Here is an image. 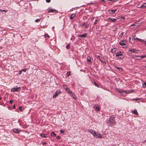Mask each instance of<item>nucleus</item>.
<instances>
[{"instance_id": "obj_1", "label": "nucleus", "mask_w": 146, "mask_h": 146, "mask_svg": "<svg viewBox=\"0 0 146 146\" xmlns=\"http://www.w3.org/2000/svg\"><path fill=\"white\" fill-rule=\"evenodd\" d=\"M107 125L108 126H111L114 124L115 121L113 117L110 118L107 122Z\"/></svg>"}, {"instance_id": "obj_2", "label": "nucleus", "mask_w": 146, "mask_h": 146, "mask_svg": "<svg viewBox=\"0 0 146 146\" xmlns=\"http://www.w3.org/2000/svg\"><path fill=\"white\" fill-rule=\"evenodd\" d=\"M127 42L125 40H123L119 42V44L122 46L123 48H127V47L126 44Z\"/></svg>"}, {"instance_id": "obj_3", "label": "nucleus", "mask_w": 146, "mask_h": 146, "mask_svg": "<svg viewBox=\"0 0 146 146\" xmlns=\"http://www.w3.org/2000/svg\"><path fill=\"white\" fill-rule=\"evenodd\" d=\"M128 50L129 51L132 52L134 53H138L139 52V51L138 50L133 48H129Z\"/></svg>"}, {"instance_id": "obj_4", "label": "nucleus", "mask_w": 146, "mask_h": 146, "mask_svg": "<svg viewBox=\"0 0 146 146\" xmlns=\"http://www.w3.org/2000/svg\"><path fill=\"white\" fill-rule=\"evenodd\" d=\"M116 56L120 58H121L123 57V55L121 53V52L117 53Z\"/></svg>"}, {"instance_id": "obj_5", "label": "nucleus", "mask_w": 146, "mask_h": 146, "mask_svg": "<svg viewBox=\"0 0 146 146\" xmlns=\"http://www.w3.org/2000/svg\"><path fill=\"white\" fill-rule=\"evenodd\" d=\"M20 87H17V88H13L11 89V90L12 92H18L20 91L19 90L20 89Z\"/></svg>"}, {"instance_id": "obj_6", "label": "nucleus", "mask_w": 146, "mask_h": 146, "mask_svg": "<svg viewBox=\"0 0 146 146\" xmlns=\"http://www.w3.org/2000/svg\"><path fill=\"white\" fill-rule=\"evenodd\" d=\"M88 34L86 33H83V34L81 35H78L77 36L78 37H80L82 38H86L87 37Z\"/></svg>"}, {"instance_id": "obj_7", "label": "nucleus", "mask_w": 146, "mask_h": 146, "mask_svg": "<svg viewBox=\"0 0 146 146\" xmlns=\"http://www.w3.org/2000/svg\"><path fill=\"white\" fill-rule=\"evenodd\" d=\"M61 93V91L60 90H58L53 95V98H55L58 95Z\"/></svg>"}, {"instance_id": "obj_8", "label": "nucleus", "mask_w": 146, "mask_h": 146, "mask_svg": "<svg viewBox=\"0 0 146 146\" xmlns=\"http://www.w3.org/2000/svg\"><path fill=\"white\" fill-rule=\"evenodd\" d=\"M94 136L95 137L97 138H102V137L100 134L96 133V132L95 134L94 135Z\"/></svg>"}, {"instance_id": "obj_9", "label": "nucleus", "mask_w": 146, "mask_h": 146, "mask_svg": "<svg viewBox=\"0 0 146 146\" xmlns=\"http://www.w3.org/2000/svg\"><path fill=\"white\" fill-rule=\"evenodd\" d=\"M107 20L108 21L112 22H115L117 21V19H112L111 18H108Z\"/></svg>"}, {"instance_id": "obj_10", "label": "nucleus", "mask_w": 146, "mask_h": 146, "mask_svg": "<svg viewBox=\"0 0 146 146\" xmlns=\"http://www.w3.org/2000/svg\"><path fill=\"white\" fill-rule=\"evenodd\" d=\"M88 132L90 133L94 136L96 132L92 129H89L88 130Z\"/></svg>"}, {"instance_id": "obj_11", "label": "nucleus", "mask_w": 146, "mask_h": 146, "mask_svg": "<svg viewBox=\"0 0 146 146\" xmlns=\"http://www.w3.org/2000/svg\"><path fill=\"white\" fill-rule=\"evenodd\" d=\"M12 131L14 133H19L20 131V130H19L18 129L15 128L13 129L12 130Z\"/></svg>"}, {"instance_id": "obj_12", "label": "nucleus", "mask_w": 146, "mask_h": 146, "mask_svg": "<svg viewBox=\"0 0 146 146\" xmlns=\"http://www.w3.org/2000/svg\"><path fill=\"white\" fill-rule=\"evenodd\" d=\"M127 91L122 90V92L121 94V95L123 96H125L127 95Z\"/></svg>"}, {"instance_id": "obj_13", "label": "nucleus", "mask_w": 146, "mask_h": 146, "mask_svg": "<svg viewBox=\"0 0 146 146\" xmlns=\"http://www.w3.org/2000/svg\"><path fill=\"white\" fill-rule=\"evenodd\" d=\"M131 112L133 113L134 114L136 115H138V113L136 109H135L134 110H132Z\"/></svg>"}, {"instance_id": "obj_14", "label": "nucleus", "mask_w": 146, "mask_h": 146, "mask_svg": "<svg viewBox=\"0 0 146 146\" xmlns=\"http://www.w3.org/2000/svg\"><path fill=\"white\" fill-rule=\"evenodd\" d=\"M109 13L110 14H111L112 13H114L116 11H117V10H108Z\"/></svg>"}, {"instance_id": "obj_15", "label": "nucleus", "mask_w": 146, "mask_h": 146, "mask_svg": "<svg viewBox=\"0 0 146 146\" xmlns=\"http://www.w3.org/2000/svg\"><path fill=\"white\" fill-rule=\"evenodd\" d=\"M138 57L140 58L138 60H141L144 58H146V54L143 55V56H139Z\"/></svg>"}, {"instance_id": "obj_16", "label": "nucleus", "mask_w": 146, "mask_h": 146, "mask_svg": "<svg viewBox=\"0 0 146 146\" xmlns=\"http://www.w3.org/2000/svg\"><path fill=\"white\" fill-rule=\"evenodd\" d=\"M94 108L98 111H99L100 110V109L99 108V106H98V105L95 106H94Z\"/></svg>"}, {"instance_id": "obj_17", "label": "nucleus", "mask_w": 146, "mask_h": 146, "mask_svg": "<svg viewBox=\"0 0 146 146\" xmlns=\"http://www.w3.org/2000/svg\"><path fill=\"white\" fill-rule=\"evenodd\" d=\"M116 90L119 93H120V94L122 92V90L120 88H116Z\"/></svg>"}, {"instance_id": "obj_18", "label": "nucleus", "mask_w": 146, "mask_h": 146, "mask_svg": "<svg viewBox=\"0 0 146 146\" xmlns=\"http://www.w3.org/2000/svg\"><path fill=\"white\" fill-rule=\"evenodd\" d=\"M110 51L113 53H115L116 51V49L115 48H113L111 49Z\"/></svg>"}, {"instance_id": "obj_19", "label": "nucleus", "mask_w": 146, "mask_h": 146, "mask_svg": "<svg viewBox=\"0 0 146 146\" xmlns=\"http://www.w3.org/2000/svg\"><path fill=\"white\" fill-rule=\"evenodd\" d=\"M70 96H72V97L74 98V99H76V96L72 92V93L70 94Z\"/></svg>"}, {"instance_id": "obj_20", "label": "nucleus", "mask_w": 146, "mask_h": 146, "mask_svg": "<svg viewBox=\"0 0 146 146\" xmlns=\"http://www.w3.org/2000/svg\"><path fill=\"white\" fill-rule=\"evenodd\" d=\"M141 8H145L146 7V3H144L141 5Z\"/></svg>"}, {"instance_id": "obj_21", "label": "nucleus", "mask_w": 146, "mask_h": 146, "mask_svg": "<svg viewBox=\"0 0 146 146\" xmlns=\"http://www.w3.org/2000/svg\"><path fill=\"white\" fill-rule=\"evenodd\" d=\"M75 16V15L74 14H71L70 16V19H73L74 17Z\"/></svg>"}, {"instance_id": "obj_22", "label": "nucleus", "mask_w": 146, "mask_h": 146, "mask_svg": "<svg viewBox=\"0 0 146 146\" xmlns=\"http://www.w3.org/2000/svg\"><path fill=\"white\" fill-rule=\"evenodd\" d=\"M54 12H56V10L53 9H50L48 11L49 13Z\"/></svg>"}, {"instance_id": "obj_23", "label": "nucleus", "mask_w": 146, "mask_h": 146, "mask_svg": "<svg viewBox=\"0 0 146 146\" xmlns=\"http://www.w3.org/2000/svg\"><path fill=\"white\" fill-rule=\"evenodd\" d=\"M66 90L68 92L69 94L72 93V92L68 88Z\"/></svg>"}, {"instance_id": "obj_24", "label": "nucleus", "mask_w": 146, "mask_h": 146, "mask_svg": "<svg viewBox=\"0 0 146 146\" xmlns=\"http://www.w3.org/2000/svg\"><path fill=\"white\" fill-rule=\"evenodd\" d=\"M50 135L53 137H55L56 135V134L54 132H52L51 133Z\"/></svg>"}, {"instance_id": "obj_25", "label": "nucleus", "mask_w": 146, "mask_h": 146, "mask_svg": "<svg viewBox=\"0 0 146 146\" xmlns=\"http://www.w3.org/2000/svg\"><path fill=\"white\" fill-rule=\"evenodd\" d=\"M40 135L42 137H43V138H45V137H46V135H45V134H44V133H42V134H41Z\"/></svg>"}, {"instance_id": "obj_26", "label": "nucleus", "mask_w": 146, "mask_h": 146, "mask_svg": "<svg viewBox=\"0 0 146 146\" xmlns=\"http://www.w3.org/2000/svg\"><path fill=\"white\" fill-rule=\"evenodd\" d=\"M64 88L66 89V90H67L68 88V87L65 84H64L63 85Z\"/></svg>"}, {"instance_id": "obj_27", "label": "nucleus", "mask_w": 146, "mask_h": 146, "mask_svg": "<svg viewBox=\"0 0 146 146\" xmlns=\"http://www.w3.org/2000/svg\"><path fill=\"white\" fill-rule=\"evenodd\" d=\"M100 60L102 62H106L104 61L105 60L104 58H103L101 57V58H100Z\"/></svg>"}, {"instance_id": "obj_28", "label": "nucleus", "mask_w": 146, "mask_h": 146, "mask_svg": "<svg viewBox=\"0 0 146 146\" xmlns=\"http://www.w3.org/2000/svg\"><path fill=\"white\" fill-rule=\"evenodd\" d=\"M87 60L89 62H91V58L90 56H88L87 58Z\"/></svg>"}, {"instance_id": "obj_29", "label": "nucleus", "mask_w": 146, "mask_h": 146, "mask_svg": "<svg viewBox=\"0 0 146 146\" xmlns=\"http://www.w3.org/2000/svg\"><path fill=\"white\" fill-rule=\"evenodd\" d=\"M133 39H131V38L130 37L129 38V41L130 43H133Z\"/></svg>"}, {"instance_id": "obj_30", "label": "nucleus", "mask_w": 146, "mask_h": 146, "mask_svg": "<svg viewBox=\"0 0 146 146\" xmlns=\"http://www.w3.org/2000/svg\"><path fill=\"white\" fill-rule=\"evenodd\" d=\"M40 19H36L35 21V22L36 23H37L39 22L40 21Z\"/></svg>"}, {"instance_id": "obj_31", "label": "nucleus", "mask_w": 146, "mask_h": 146, "mask_svg": "<svg viewBox=\"0 0 146 146\" xmlns=\"http://www.w3.org/2000/svg\"><path fill=\"white\" fill-rule=\"evenodd\" d=\"M134 90H128V93H132V92H134Z\"/></svg>"}, {"instance_id": "obj_32", "label": "nucleus", "mask_w": 146, "mask_h": 146, "mask_svg": "<svg viewBox=\"0 0 146 146\" xmlns=\"http://www.w3.org/2000/svg\"><path fill=\"white\" fill-rule=\"evenodd\" d=\"M44 37H50V36L47 34H45L44 35Z\"/></svg>"}, {"instance_id": "obj_33", "label": "nucleus", "mask_w": 146, "mask_h": 146, "mask_svg": "<svg viewBox=\"0 0 146 146\" xmlns=\"http://www.w3.org/2000/svg\"><path fill=\"white\" fill-rule=\"evenodd\" d=\"M116 68L118 69L120 71H122V69L120 67H116Z\"/></svg>"}, {"instance_id": "obj_34", "label": "nucleus", "mask_w": 146, "mask_h": 146, "mask_svg": "<svg viewBox=\"0 0 146 146\" xmlns=\"http://www.w3.org/2000/svg\"><path fill=\"white\" fill-rule=\"evenodd\" d=\"M94 84L96 86L98 87H99V86L95 82H94Z\"/></svg>"}, {"instance_id": "obj_35", "label": "nucleus", "mask_w": 146, "mask_h": 146, "mask_svg": "<svg viewBox=\"0 0 146 146\" xmlns=\"http://www.w3.org/2000/svg\"><path fill=\"white\" fill-rule=\"evenodd\" d=\"M140 99H141V98H136L133 99V100H135V101H137L138 100H139Z\"/></svg>"}, {"instance_id": "obj_36", "label": "nucleus", "mask_w": 146, "mask_h": 146, "mask_svg": "<svg viewBox=\"0 0 146 146\" xmlns=\"http://www.w3.org/2000/svg\"><path fill=\"white\" fill-rule=\"evenodd\" d=\"M86 23H83L82 24V25H81V26L82 27H83L84 26H86Z\"/></svg>"}, {"instance_id": "obj_37", "label": "nucleus", "mask_w": 146, "mask_h": 146, "mask_svg": "<svg viewBox=\"0 0 146 146\" xmlns=\"http://www.w3.org/2000/svg\"><path fill=\"white\" fill-rule=\"evenodd\" d=\"M19 109L21 111H22L23 110L21 106H20L19 107Z\"/></svg>"}, {"instance_id": "obj_38", "label": "nucleus", "mask_w": 146, "mask_h": 146, "mask_svg": "<svg viewBox=\"0 0 146 146\" xmlns=\"http://www.w3.org/2000/svg\"><path fill=\"white\" fill-rule=\"evenodd\" d=\"M98 20L97 19H96L95 20V22L94 23V25H95L97 23V22H98Z\"/></svg>"}, {"instance_id": "obj_39", "label": "nucleus", "mask_w": 146, "mask_h": 146, "mask_svg": "<svg viewBox=\"0 0 146 146\" xmlns=\"http://www.w3.org/2000/svg\"><path fill=\"white\" fill-rule=\"evenodd\" d=\"M138 40L140 42H141L142 41H143V42L144 41L142 39H140V38H139V39H138Z\"/></svg>"}, {"instance_id": "obj_40", "label": "nucleus", "mask_w": 146, "mask_h": 146, "mask_svg": "<svg viewBox=\"0 0 146 146\" xmlns=\"http://www.w3.org/2000/svg\"><path fill=\"white\" fill-rule=\"evenodd\" d=\"M70 46L69 44H68V45H67L66 46V48L67 49H69L70 48Z\"/></svg>"}, {"instance_id": "obj_41", "label": "nucleus", "mask_w": 146, "mask_h": 146, "mask_svg": "<svg viewBox=\"0 0 146 146\" xmlns=\"http://www.w3.org/2000/svg\"><path fill=\"white\" fill-rule=\"evenodd\" d=\"M60 132L61 133H64V130H60Z\"/></svg>"}, {"instance_id": "obj_42", "label": "nucleus", "mask_w": 146, "mask_h": 146, "mask_svg": "<svg viewBox=\"0 0 146 146\" xmlns=\"http://www.w3.org/2000/svg\"><path fill=\"white\" fill-rule=\"evenodd\" d=\"M135 25L134 24H130L129 25V27H132V26H135Z\"/></svg>"}, {"instance_id": "obj_43", "label": "nucleus", "mask_w": 146, "mask_h": 146, "mask_svg": "<svg viewBox=\"0 0 146 146\" xmlns=\"http://www.w3.org/2000/svg\"><path fill=\"white\" fill-rule=\"evenodd\" d=\"M143 87H145L146 86V83H144L143 84Z\"/></svg>"}, {"instance_id": "obj_44", "label": "nucleus", "mask_w": 146, "mask_h": 146, "mask_svg": "<svg viewBox=\"0 0 146 146\" xmlns=\"http://www.w3.org/2000/svg\"><path fill=\"white\" fill-rule=\"evenodd\" d=\"M70 74V72H67V75L68 76H69Z\"/></svg>"}, {"instance_id": "obj_45", "label": "nucleus", "mask_w": 146, "mask_h": 146, "mask_svg": "<svg viewBox=\"0 0 146 146\" xmlns=\"http://www.w3.org/2000/svg\"><path fill=\"white\" fill-rule=\"evenodd\" d=\"M27 70V68H25L22 71H24V72H26Z\"/></svg>"}, {"instance_id": "obj_46", "label": "nucleus", "mask_w": 146, "mask_h": 146, "mask_svg": "<svg viewBox=\"0 0 146 146\" xmlns=\"http://www.w3.org/2000/svg\"><path fill=\"white\" fill-rule=\"evenodd\" d=\"M10 103L11 104H12L13 103V101L12 100H10L9 101Z\"/></svg>"}, {"instance_id": "obj_47", "label": "nucleus", "mask_w": 146, "mask_h": 146, "mask_svg": "<svg viewBox=\"0 0 146 146\" xmlns=\"http://www.w3.org/2000/svg\"><path fill=\"white\" fill-rule=\"evenodd\" d=\"M56 138H57L58 139H60V137L59 136H57L56 137Z\"/></svg>"}, {"instance_id": "obj_48", "label": "nucleus", "mask_w": 146, "mask_h": 146, "mask_svg": "<svg viewBox=\"0 0 146 146\" xmlns=\"http://www.w3.org/2000/svg\"><path fill=\"white\" fill-rule=\"evenodd\" d=\"M46 1L47 3H49L50 1V0H46Z\"/></svg>"}, {"instance_id": "obj_49", "label": "nucleus", "mask_w": 146, "mask_h": 146, "mask_svg": "<svg viewBox=\"0 0 146 146\" xmlns=\"http://www.w3.org/2000/svg\"><path fill=\"white\" fill-rule=\"evenodd\" d=\"M89 24H88L86 25L85 28L88 27H89Z\"/></svg>"}, {"instance_id": "obj_50", "label": "nucleus", "mask_w": 146, "mask_h": 146, "mask_svg": "<svg viewBox=\"0 0 146 146\" xmlns=\"http://www.w3.org/2000/svg\"><path fill=\"white\" fill-rule=\"evenodd\" d=\"M22 71V70H20L19 72V74H21Z\"/></svg>"}, {"instance_id": "obj_51", "label": "nucleus", "mask_w": 146, "mask_h": 146, "mask_svg": "<svg viewBox=\"0 0 146 146\" xmlns=\"http://www.w3.org/2000/svg\"><path fill=\"white\" fill-rule=\"evenodd\" d=\"M2 11L3 12H5V13H6L7 12V11H6L5 10H2Z\"/></svg>"}, {"instance_id": "obj_52", "label": "nucleus", "mask_w": 146, "mask_h": 146, "mask_svg": "<svg viewBox=\"0 0 146 146\" xmlns=\"http://www.w3.org/2000/svg\"><path fill=\"white\" fill-rule=\"evenodd\" d=\"M134 39L135 40H138V39H139V38L137 37H136L135 38H134Z\"/></svg>"}, {"instance_id": "obj_53", "label": "nucleus", "mask_w": 146, "mask_h": 146, "mask_svg": "<svg viewBox=\"0 0 146 146\" xmlns=\"http://www.w3.org/2000/svg\"><path fill=\"white\" fill-rule=\"evenodd\" d=\"M13 108H14V109H15V105H14L13 106Z\"/></svg>"}, {"instance_id": "obj_54", "label": "nucleus", "mask_w": 146, "mask_h": 146, "mask_svg": "<svg viewBox=\"0 0 146 146\" xmlns=\"http://www.w3.org/2000/svg\"><path fill=\"white\" fill-rule=\"evenodd\" d=\"M132 1V0H131L130 1H128V4L130 3V2Z\"/></svg>"}, {"instance_id": "obj_55", "label": "nucleus", "mask_w": 146, "mask_h": 146, "mask_svg": "<svg viewBox=\"0 0 146 146\" xmlns=\"http://www.w3.org/2000/svg\"><path fill=\"white\" fill-rule=\"evenodd\" d=\"M94 17H92V18H91V19L93 20L94 19Z\"/></svg>"}, {"instance_id": "obj_56", "label": "nucleus", "mask_w": 146, "mask_h": 146, "mask_svg": "<svg viewBox=\"0 0 146 146\" xmlns=\"http://www.w3.org/2000/svg\"><path fill=\"white\" fill-rule=\"evenodd\" d=\"M123 33H121V36H123Z\"/></svg>"}, {"instance_id": "obj_57", "label": "nucleus", "mask_w": 146, "mask_h": 146, "mask_svg": "<svg viewBox=\"0 0 146 146\" xmlns=\"http://www.w3.org/2000/svg\"><path fill=\"white\" fill-rule=\"evenodd\" d=\"M143 143H146V140L143 141Z\"/></svg>"}, {"instance_id": "obj_58", "label": "nucleus", "mask_w": 146, "mask_h": 146, "mask_svg": "<svg viewBox=\"0 0 146 146\" xmlns=\"http://www.w3.org/2000/svg\"><path fill=\"white\" fill-rule=\"evenodd\" d=\"M90 4H94V3H90Z\"/></svg>"}, {"instance_id": "obj_59", "label": "nucleus", "mask_w": 146, "mask_h": 146, "mask_svg": "<svg viewBox=\"0 0 146 146\" xmlns=\"http://www.w3.org/2000/svg\"><path fill=\"white\" fill-rule=\"evenodd\" d=\"M2 10L0 9V11H2Z\"/></svg>"}, {"instance_id": "obj_60", "label": "nucleus", "mask_w": 146, "mask_h": 146, "mask_svg": "<svg viewBox=\"0 0 146 146\" xmlns=\"http://www.w3.org/2000/svg\"><path fill=\"white\" fill-rule=\"evenodd\" d=\"M46 144V143L45 142L44 143V144Z\"/></svg>"}, {"instance_id": "obj_61", "label": "nucleus", "mask_w": 146, "mask_h": 146, "mask_svg": "<svg viewBox=\"0 0 146 146\" xmlns=\"http://www.w3.org/2000/svg\"><path fill=\"white\" fill-rule=\"evenodd\" d=\"M1 99V98L0 97V100Z\"/></svg>"}, {"instance_id": "obj_62", "label": "nucleus", "mask_w": 146, "mask_h": 146, "mask_svg": "<svg viewBox=\"0 0 146 146\" xmlns=\"http://www.w3.org/2000/svg\"><path fill=\"white\" fill-rule=\"evenodd\" d=\"M132 5V4H130V5Z\"/></svg>"}, {"instance_id": "obj_63", "label": "nucleus", "mask_w": 146, "mask_h": 146, "mask_svg": "<svg viewBox=\"0 0 146 146\" xmlns=\"http://www.w3.org/2000/svg\"><path fill=\"white\" fill-rule=\"evenodd\" d=\"M115 30H116V28H115Z\"/></svg>"}, {"instance_id": "obj_64", "label": "nucleus", "mask_w": 146, "mask_h": 146, "mask_svg": "<svg viewBox=\"0 0 146 146\" xmlns=\"http://www.w3.org/2000/svg\"><path fill=\"white\" fill-rule=\"evenodd\" d=\"M115 30H116V28H115Z\"/></svg>"}]
</instances>
